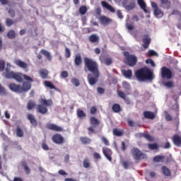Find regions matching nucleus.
Here are the masks:
<instances>
[{
  "label": "nucleus",
  "instance_id": "obj_63",
  "mask_svg": "<svg viewBox=\"0 0 181 181\" xmlns=\"http://www.w3.org/2000/svg\"><path fill=\"white\" fill-rule=\"evenodd\" d=\"M93 158H95V159H101V155L97 152H95L93 153Z\"/></svg>",
  "mask_w": 181,
  "mask_h": 181
},
{
  "label": "nucleus",
  "instance_id": "obj_12",
  "mask_svg": "<svg viewBox=\"0 0 181 181\" xmlns=\"http://www.w3.org/2000/svg\"><path fill=\"white\" fill-rule=\"evenodd\" d=\"M103 153L105 156V158H107V159L110 160V162H112V158L111 157L112 155V151H111V149L107 147H103Z\"/></svg>",
  "mask_w": 181,
  "mask_h": 181
},
{
  "label": "nucleus",
  "instance_id": "obj_47",
  "mask_svg": "<svg viewBox=\"0 0 181 181\" xmlns=\"http://www.w3.org/2000/svg\"><path fill=\"white\" fill-rule=\"evenodd\" d=\"M148 148L151 149V151H154L155 149H158V144L154 143V144H148Z\"/></svg>",
  "mask_w": 181,
  "mask_h": 181
},
{
  "label": "nucleus",
  "instance_id": "obj_26",
  "mask_svg": "<svg viewBox=\"0 0 181 181\" xmlns=\"http://www.w3.org/2000/svg\"><path fill=\"white\" fill-rule=\"evenodd\" d=\"M39 74L40 77L45 80L47 78V76H49V71H47L46 69H42L40 70Z\"/></svg>",
  "mask_w": 181,
  "mask_h": 181
},
{
  "label": "nucleus",
  "instance_id": "obj_53",
  "mask_svg": "<svg viewBox=\"0 0 181 181\" xmlns=\"http://www.w3.org/2000/svg\"><path fill=\"white\" fill-rule=\"evenodd\" d=\"M101 141L102 142H103V144H105L106 146H110V141H108V139H107V138H105V136H102Z\"/></svg>",
  "mask_w": 181,
  "mask_h": 181
},
{
  "label": "nucleus",
  "instance_id": "obj_2",
  "mask_svg": "<svg viewBox=\"0 0 181 181\" xmlns=\"http://www.w3.org/2000/svg\"><path fill=\"white\" fill-rule=\"evenodd\" d=\"M6 78L13 79L18 83H22L23 78L28 83H33V78L28 75L22 74L21 73H16L11 71V68L6 67L5 71L3 73Z\"/></svg>",
  "mask_w": 181,
  "mask_h": 181
},
{
  "label": "nucleus",
  "instance_id": "obj_27",
  "mask_svg": "<svg viewBox=\"0 0 181 181\" xmlns=\"http://www.w3.org/2000/svg\"><path fill=\"white\" fill-rule=\"evenodd\" d=\"M40 53L46 57L48 62H52V55L50 54V52H49L46 49H41Z\"/></svg>",
  "mask_w": 181,
  "mask_h": 181
},
{
  "label": "nucleus",
  "instance_id": "obj_61",
  "mask_svg": "<svg viewBox=\"0 0 181 181\" xmlns=\"http://www.w3.org/2000/svg\"><path fill=\"white\" fill-rule=\"evenodd\" d=\"M97 91L99 94H104V93H105V90L101 87H98Z\"/></svg>",
  "mask_w": 181,
  "mask_h": 181
},
{
  "label": "nucleus",
  "instance_id": "obj_62",
  "mask_svg": "<svg viewBox=\"0 0 181 181\" xmlns=\"http://www.w3.org/2000/svg\"><path fill=\"white\" fill-rule=\"evenodd\" d=\"M8 14L11 18H15V11H13V9L8 10Z\"/></svg>",
  "mask_w": 181,
  "mask_h": 181
},
{
  "label": "nucleus",
  "instance_id": "obj_50",
  "mask_svg": "<svg viewBox=\"0 0 181 181\" xmlns=\"http://www.w3.org/2000/svg\"><path fill=\"white\" fill-rule=\"evenodd\" d=\"M117 94L120 98H122V100H127V95L122 90H118Z\"/></svg>",
  "mask_w": 181,
  "mask_h": 181
},
{
  "label": "nucleus",
  "instance_id": "obj_56",
  "mask_svg": "<svg viewBox=\"0 0 181 181\" xmlns=\"http://www.w3.org/2000/svg\"><path fill=\"white\" fill-rule=\"evenodd\" d=\"M148 56L152 57V56H158V54L154 50L151 49L148 51Z\"/></svg>",
  "mask_w": 181,
  "mask_h": 181
},
{
  "label": "nucleus",
  "instance_id": "obj_36",
  "mask_svg": "<svg viewBox=\"0 0 181 181\" xmlns=\"http://www.w3.org/2000/svg\"><path fill=\"white\" fill-rule=\"evenodd\" d=\"M21 165L24 168L25 173H27V175H29V173H30V168H29V166H28V163H26L25 161H23L21 162Z\"/></svg>",
  "mask_w": 181,
  "mask_h": 181
},
{
  "label": "nucleus",
  "instance_id": "obj_55",
  "mask_svg": "<svg viewBox=\"0 0 181 181\" xmlns=\"http://www.w3.org/2000/svg\"><path fill=\"white\" fill-rule=\"evenodd\" d=\"M61 76L63 78H67V77H69V72H67V71H64L61 73Z\"/></svg>",
  "mask_w": 181,
  "mask_h": 181
},
{
  "label": "nucleus",
  "instance_id": "obj_49",
  "mask_svg": "<svg viewBox=\"0 0 181 181\" xmlns=\"http://www.w3.org/2000/svg\"><path fill=\"white\" fill-rule=\"evenodd\" d=\"M122 86H123V88H124V90H128L131 88V85L127 81H123Z\"/></svg>",
  "mask_w": 181,
  "mask_h": 181
},
{
  "label": "nucleus",
  "instance_id": "obj_10",
  "mask_svg": "<svg viewBox=\"0 0 181 181\" xmlns=\"http://www.w3.org/2000/svg\"><path fill=\"white\" fill-rule=\"evenodd\" d=\"M47 129H50L51 131H54L55 132H63V128L55 124L49 123L47 124Z\"/></svg>",
  "mask_w": 181,
  "mask_h": 181
},
{
  "label": "nucleus",
  "instance_id": "obj_46",
  "mask_svg": "<svg viewBox=\"0 0 181 181\" xmlns=\"http://www.w3.org/2000/svg\"><path fill=\"white\" fill-rule=\"evenodd\" d=\"M135 8V3H130L129 4L125 6L127 11H132Z\"/></svg>",
  "mask_w": 181,
  "mask_h": 181
},
{
  "label": "nucleus",
  "instance_id": "obj_33",
  "mask_svg": "<svg viewBox=\"0 0 181 181\" xmlns=\"http://www.w3.org/2000/svg\"><path fill=\"white\" fill-rule=\"evenodd\" d=\"M153 13L157 18H162L163 16V11L160 8L155 9Z\"/></svg>",
  "mask_w": 181,
  "mask_h": 181
},
{
  "label": "nucleus",
  "instance_id": "obj_39",
  "mask_svg": "<svg viewBox=\"0 0 181 181\" xmlns=\"http://www.w3.org/2000/svg\"><path fill=\"white\" fill-rule=\"evenodd\" d=\"M77 116L78 118H86V117H87L84 111L81 110V109L77 110Z\"/></svg>",
  "mask_w": 181,
  "mask_h": 181
},
{
  "label": "nucleus",
  "instance_id": "obj_59",
  "mask_svg": "<svg viewBox=\"0 0 181 181\" xmlns=\"http://www.w3.org/2000/svg\"><path fill=\"white\" fill-rule=\"evenodd\" d=\"M171 15H177L178 16H180L181 18V13H180V11H179L177 10H173L171 13Z\"/></svg>",
  "mask_w": 181,
  "mask_h": 181
},
{
  "label": "nucleus",
  "instance_id": "obj_7",
  "mask_svg": "<svg viewBox=\"0 0 181 181\" xmlns=\"http://www.w3.org/2000/svg\"><path fill=\"white\" fill-rule=\"evenodd\" d=\"M90 124L92 126L88 128V135H91L92 134H97V132H95V127L100 125V120H98L97 117L93 116L90 118Z\"/></svg>",
  "mask_w": 181,
  "mask_h": 181
},
{
  "label": "nucleus",
  "instance_id": "obj_3",
  "mask_svg": "<svg viewBox=\"0 0 181 181\" xmlns=\"http://www.w3.org/2000/svg\"><path fill=\"white\" fill-rule=\"evenodd\" d=\"M139 81H146V80H153V72L148 67H143L136 70L134 73Z\"/></svg>",
  "mask_w": 181,
  "mask_h": 181
},
{
  "label": "nucleus",
  "instance_id": "obj_48",
  "mask_svg": "<svg viewBox=\"0 0 181 181\" xmlns=\"http://www.w3.org/2000/svg\"><path fill=\"white\" fill-rule=\"evenodd\" d=\"M113 135H115L116 136H122V132L119 131L118 129H114Z\"/></svg>",
  "mask_w": 181,
  "mask_h": 181
},
{
  "label": "nucleus",
  "instance_id": "obj_57",
  "mask_svg": "<svg viewBox=\"0 0 181 181\" xmlns=\"http://www.w3.org/2000/svg\"><path fill=\"white\" fill-rule=\"evenodd\" d=\"M126 26L128 30H134V24L127 23Z\"/></svg>",
  "mask_w": 181,
  "mask_h": 181
},
{
  "label": "nucleus",
  "instance_id": "obj_28",
  "mask_svg": "<svg viewBox=\"0 0 181 181\" xmlns=\"http://www.w3.org/2000/svg\"><path fill=\"white\" fill-rule=\"evenodd\" d=\"M22 88V93L23 91H29L30 88H32V84L29 82H23Z\"/></svg>",
  "mask_w": 181,
  "mask_h": 181
},
{
  "label": "nucleus",
  "instance_id": "obj_18",
  "mask_svg": "<svg viewBox=\"0 0 181 181\" xmlns=\"http://www.w3.org/2000/svg\"><path fill=\"white\" fill-rule=\"evenodd\" d=\"M173 142L175 146H181V136L179 134H174L173 136Z\"/></svg>",
  "mask_w": 181,
  "mask_h": 181
},
{
  "label": "nucleus",
  "instance_id": "obj_9",
  "mask_svg": "<svg viewBox=\"0 0 181 181\" xmlns=\"http://www.w3.org/2000/svg\"><path fill=\"white\" fill-rule=\"evenodd\" d=\"M52 140L54 144H57V145H63L65 142L64 137L60 134H54L52 137Z\"/></svg>",
  "mask_w": 181,
  "mask_h": 181
},
{
  "label": "nucleus",
  "instance_id": "obj_1",
  "mask_svg": "<svg viewBox=\"0 0 181 181\" xmlns=\"http://www.w3.org/2000/svg\"><path fill=\"white\" fill-rule=\"evenodd\" d=\"M84 62V71H90L91 74H88V81L90 86L97 84L98 78L100 77V69L98 63L89 57L83 58Z\"/></svg>",
  "mask_w": 181,
  "mask_h": 181
},
{
  "label": "nucleus",
  "instance_id": "obj_32",
  "mask_svg": "<svg viewBox=\"0 0 181 181\" xmlns=\"http://www.w3.org/2000/svg\"><path fill=\"white\" fill-rule=\"evenodd\" d=\"M7 37L8 39H15L16 37V33L13 30H9L7 33Z\"/></svg>",
  "mask_w": 181,
  "mask_h": 181
},
{
  "label": "nucleus",
  "instance_id": "obj_34",
  "mask_svg": "<svg viewBox=\"0 0 181 181\" xmlns=\"http://www.w3.org/2000/svg\"><path fill=\"white\" fill-rule=\"evenodd\" d=\"M165 159V156H156L153 160V162H164Z\"/></svg>",
  "mask_w": 181,
  "mask_h": 181
},
{
  "label": "nucleus",
  "instance_id": "obj_44",
  "mask_svg": "<svg viewBox=\"0 0 181 181\" xmlns=\"http://www.w3.org/2000/svg\"><path fill=\"white\" fill-rule=\"evenodd\" d=\"M71 83L75 86V87H78V86H80V81L76 78H73Z\"/></svg>",
  "mask_w": 181,
  "mask_h": 181
},
{
  "label": "nucleus",
  "instance_id": "obj_19",
  "mask_svg": "<svg viewBox=\"0 0 181 181\" xmlns=\"http://www.w3.org/2000/svg\"><path fill=\"white\" fill-rule=\"evenodd\" d=\"M27 118L28 120H30V124L33 127H37V120H36V118H35V116L32 114H28L27 115Z\"/></svg>",
  "mask_w": 181,
  "mask_h": 181
},
{
  "label": "nucleus",
  "instance_id": "obj_17",
  "mask_svg": "<svg viewBox=\"0 0 181 181\" xmlns=\"http://www.w3.org/2000/svg\"><path fill=\"white\" fill-rule=\"evenodd\" d=\"M160 1L161 8H163V9H170L172 3L170 0H160Z\"/></svg>",
  "mask_w": 181,
  "mask_h": 181
},
{
  "label": "nucleus",
  "instance_id": "obj_13",
  "mask_svg": "<svg viewBox=\"0 0 181 181\" xmlns=\"http://www.w3.org/2000/svg\"><path fill=\"white\" fill-rule=\"evenodd\" d=\"M8 88L14 93H22V86L21 85H16V83H10Z\"/></svg>",
  "mask_w": 181,
  "mask_h": 181
},
{
  "label": "nucleus",
  "instance_id": "obj_22",
  "mask_svg": "<svg viewBox=\"0 0 181 181\" xmlns=\"http://www.w3.org/2000/svg\"><path fill=\"white\" fill-rule=\"evenodd\" d=\"M79 141L81 142L82 145H90V144H91V139L87 136H81Z\"/></svg>",
  "mask_w": 181,
  "mask_h": 181
},
{
  "label": "nucleus",
  "instance_id": "obj_60",
  "mask_svg": "<svg viewBox=\"0 0 181 181\" xmlns=\"http://www.w3.org/2000/svg\"><path fill=\"white\" fill-rule=\"evenodd\" d=\"M42 149H44V151H49V146H47L46 142H43L42 144Z\"/></svg>",
  "mask_w": 181,
  "mask_h": 181
},
{
  "label": "nucleus",
  "instance_id": "obj_21",
  "mask_svg": "<svg viewBox=\"0 0 181 181\" xmlns=\"http://www.w3.org/2000/svg\"><path fill=\"white\" fill-rule=\"evenodd\" d=\"M112 111L115 112V114H118L121 112H122V107H121V105L118 103H115L112 106Z\"/></svg>",
  "mask_w": 181,
  "mask_h": 181
},
{
  "label": "nucleus",
  "instance_id": "obj_51",
  "mask_svg": "<svg viewBox=\"0 0 181 181\" xmlns=\"http://www.w3.org/2000/svg\"><path fill=\"white\" fill-rule=\"evenodd\" d=\"M71 52H70V49H69L68 47L65 48V57L66 59H69V57H71Z\"/></svg>",
  "mask_w": 181,
  "mask_h": 181
},
{
  "label": "nucleus",
  "instance_id": "obj_24",
  "mask_svg": "<svg viewBox=\"0 0 181 181\" xmlns=\"http://www.w3.org/2000/svg\"><path fill=\"white\" fill-rule=\"evenodd\" d=\"M122 74L124 76V77H126V78H132V71L131 69L122 70Z\"/></svg>",
  "mask_w": 181,
  "mask_h": 181
},
{
  "label": "nucleus",
  "instance_id": "obj_23",
  "mask_svg": "<svg viewBox=\"0 0 181 181\" xmlns=\"http://www.w3.org/2000/svg\"><path fill=\"white\" fill-rule=\"evenodd\" d=\"M89 42L91 43H98L100 42V37L95 34H92L89 37Z\"/></svg>",
  "mask_w": 181,
  "mask_h": 181
},
{
  "label": "nucleus",
  "instance_id": "obj_4",
  "mask_svg": "<svg viewBox=\"0 0 181 181\" xmlns=\"http://www.w3.org/2000/svg\"><path fill=\"white\" fill-rule=\"evenodd\" d=\"M40 103H41V105H38L36 107V110L37 112L42 115L47 113V107L53 105V101L52 100V99L46 100L44 98H41L40 100Z\"/></svg>",
  "mask_w": 181,
  "mask_h": 181
},
{
  "label": "nucleus",
  "instance_id": "obj_14",
  "mask_svg": "<svg viewBox=\"0 0 181 181\" xmlns=\"http://www.w3.org/2000/svg\"><path fill=\"white\" fill-rule=\"evenodd\" d=\"M101 5H102L103 8H105V9H107V11L111 12L112 13H114L115 12V8H114V7H112V6H111L107 1H101Z\"/></svg>",
  "mask_w": 181,
  "mask_h": 181
},
{
  "label": "nucleus",
  "instance_id": "obj_45",
  "mask_svg": "<svg viewBox=\"0 0 181 181\" xmlns=\"http://www.w3.org/2000/svg\"><path fill=\"white\" fill-rule=\"evenodd\" d=\"M163 86H165V87H167L168 88H172V87H173V81H168L167 82H164Z\"/></svg>",
  "mask_w": 181,
  "mask_h": 181
},
{
  "label": "nucleus",
  "instance_id": "obj_30",
  "mask_svg": "<svg viewBox=\"0 0 181 181\" xmlns=\"http://www.w3.org/2000/svg\"><path fill=\"white\" fill-rule=\"evenodd\" d=\"M161 170L165 176H172V173L170 172V170L168 168V167L163 165L161 168Z\"/></svg>",
  "mask_w": 181,
  "mask_h": 181
},
{
  "label": "nucleus",
  "instance_id": "obj_54",
  "mask_svg": "<svg viewBox=\"0 0 181 181\" xmlns=\"http://www.w3.org/2000/svg\"><path fill=\"white\" fill-rule=\"evenodd\" d=\"M5 70V62L0 60V71Z\"/></svg>",
  "mask_w": 181,
  "mask_h": 181
},
{
  "label": "nucleus",
  "instance_id": "obj_64",
  "mask_svg": "<svg viewBox=\"0 0 181 181\" xmlns=\"http://www.w3.org/2000/svg\"><path fill=\"white\" fill-rule=\"evenodd\" d=\"M165 119L166 121H172V116H170V115H169L168 113H166Z\"/></svg>",
  "mask_w": 181,
  "mask_h": 181
},
{
  "label": "nucleus",
  "instance_id": "obj_5",
  "mask_svg": "<svg viewBox=\"0 0 181 181\" xmlns=\"http://www.w3.org/2000/svg\"><path fill=\"white\" fill-rule=\"evenodd\" d=\"M131 154L134 160H141L142 159H146V154L142 153L139 148L134 147L131 149Z\"/></svg>",
  "mask_w": 181,
  "mask_h": 181
},
{
  "label": "nucleus",
  "instance_id": "obj_52",
  "mask_svg": "<svg viewBox=\"0 0 181 181\" xmlns=\"http://www.w3.org/2000/svg\"><path fill=\"white\" fill-rule=\"evenodd\" d=\"M146 64H151L152 66V67H156V64H155L153 60H152L151 59H146Z\"/></svg>",
  "mask_w": 181,
  "mask_h": 181
},
{
  "label": "nucleus",
  "instance_id": "obj_35",
  "mask_svg": "<svg viewBox=\"0 0 181 181\" xmlns=\"http://www.w3.org/2000/svg\"><path fill=\"white\" fill-rule=\"evenodd\" d=\"M16 135L18 138H22L23 136V130L21 129V126L18 125L16 129Z\"/></svg>",
  "mask_w": 181,
  "mask_h": 181
},
{
  "label": "nucleus",
  "instance_id": "obj_16",
  "mask_svg": "<svg viewBox=\"0 0 181 181\" xmlns=\"http://www.w3.org/2000/svg\"><path fill=\"white\" fill-rule=\"evenodd\" d=\"M143 38V47L144 49H148L149 47V45H151V39L149 38V35L146 34L144 35Z\"/></svg>",
  "mask_w": 181,
  "mask_h": 181
},
{
  "label": "nucleus",
  "instance_id": "obj_31",
  "mask_svg": "<svg viewBox=\"0 0 181 181\" xmlns=\"http://www.w3.org/2000/svg\"><path fill=\"white\" fill-rule=\"evenodd\" d=\"M36 107V103L34 100H29L27 104V109L30 111V110H33V108Z\"/></svg>",
  "mask_w": 181,
  "mask_h": 181
},
{
  "label": "nucleus",
  "instance_id": "obj_43",
  "mask_svg": "<svg viewBox=\"0 0 181 181\" xmlns=\"http://www.w3.org/2000/svg\"><path fill=\"white\" fill-rule=\"evenodd\" d=\"M79 13H81V15H86V13H87V7L86 6H81Z\"/></svg>",
  "mask_w": 181,
  "mask_h": 181
},
{
  "label": "nucleus",
  "instance_id": "obj_40",
  "mask_svg": "<svg viewBox=\"0 0 181 181\" xmlns=\"http://www.w3.org/2000/svg\"><path fill=\"white\" fill-rule=\"evenodd\" d=\"M90 165L91 164L90 163V160L88 158H84L83 162V168H85L86 169H88V168H90Z\"/></svg>",
  "mask_w": 181,
  "mask_h": 181
},
{
  "label": "nucleus",
  "instance_id": "obj_42",
  "mask_svg": "<svg viewBox=\"0 0 181 181\" xmlns=\"http://www.w3.org/2000/svg\"><path fill=\"white\" fill-rule=\"evenodd\" d=\"M15 24V21H13V20L7 18H6V26H8V28H10V26H12V25Z\"/></svg>",
  "mask_w": 181,
  "mask_h": 181
},
{
  "label": "nucleus",
  "instance_id": "obj_25",
  "mask_svg": "<svg viewBox=\"0 0 181 181\" xmlns=\"http://www.w3.org/2000/svg\"><path fill=\"white\" fill-rule=\"evenodd\" d=\"M138 5L140 6L141 9L144 10L145 13H148V10L146 9V4L144 0H137Z\"/></svg>",
  "mask_w": 181,
  "mask_h": 181
},
{
  "label": "nucleus",
  "instance_id": "obj_58",
  "mask_svg": "<svg viewBox=\"0 0 181 181\" xmlns=\"http://www.w3.org/2000/svg\"><path fill=\"white\" fill-rule=\"evenodd\" d=\"M90 114H92V115H94V114H96L97 107H95V106H93L92 107H90Z\"/></svg>",
  "mask_w": 181,
  "mask_h": 181
},
{
  "label": "nucleus",
  "instance_id": "obj_20",
  "mask_svg": "<svg viewBox=\"0 0 181 181\" xmlns=\"http://www.w3.org/2000/svg\"><path fill=\"white\" fill-rule=\"evenodd\" d=\"M83 64V59L81 58V54L80 53L76 54L74 58L75 66H80Z\"/></svg>",
  "mask_w": 181,
  "mask_h": 181
},
{
  "label": "nucleus",
  "instance_id": "obj_29",
  "mask_svg": "<svg viewBox=\"0 0 181 181\" xmlns=\"http://www.w3.org/2000/svg\"><path fill=\"white\" fill-rule=\"evenodd\" d=\"M144 116L145 118H147L148 119H153V118H155V113L150 111H145L144 112Z\"/></svg>",
  "mask_w": 181,
  "mask_h": 181
},
{
  "label": "nucleus",
  "instance_id": "obj_38",
  "mask_svg": "<svg viewBox=\"0 0 181 181\" xmlns=\"http://www.w3.org/2000/svg\"><path fill=\"white\" fill-rule=\"evenodd\" d=\"M45 84L46 87L51 88V90H57L56 86H54V85L49 81H45Z\"/></svg>",
  "mask_w": 181,
  "mask_h": 181
},
{
  "label": "nucleus",
  "instance_id": "obj_8",
  "mask_svg": "<svg viewBox=\"0 0 181 181\" xmlns=\"http://www.w3.org/2000/svg\"><path fill=\"white\" fill-rule=\"evenodd\" d=\"M161 77L163 78H167V80H170L173 77L172 71L166 66H163L161 68Z\"/></svg>",
  "mask_w": 181,
  "mask_h": 181
},
{
  "label": "nucleus",
  "instance_id": "obj_37",
  "mask_svg": "<svg viewBox=\"0 0 181 181\" xmlns=\"http://www.w3.org/2000/svg\"><path fill=\"white\" fill-rule=\"evenodd\" d=\"M100 62H103L106 66H110V64H112V59L110 57L105 58L103 61L100 59Z\"/></svg>",
  "mask_w": 181,
  "mask_h": 181
},
{
  "label": "nucleus",
  "instance_id": "obj_41",
  "mask_svg": "<svg viewBox=\"0 0 181 181\" xmlns=\"http://www.w3.org/2000/svg\"><path fill=\"white\" fill-rule=\"evenodd\" d=\"M142 136L144 138H145V139H146L149 142H153V137H152V136H151V134H144L142 135Z\"/></svg>",
  "mask_w": 181,
  "mask_h": 181
},
{
  "label": "nucleus",
  "instance_id": "obj_6",
  "mask_svg": "<svg viewBox=\"0 0 181 181\" xmlns=\"http://www.w3.org/2000/svg\"><path fill=\"white\" fill-rule=\"evenodd\" d=\"M124 63L127 66H130V67H132L136 64V62H138V59H136V57L134 55H131L128 52H124Z\"/></svg>",
  "mask_w": 181,
  "mask_h": 181
},
{
  "label": "nucleus",
  "instance_id": "obj_15",
  "mask_svg": "<svg viewBox=\"0 0 181 181\" xmlns=\"http://www.w3.org/2000/svg\"><path fill=\"white\" fill-rule=\"evenodd\" d=\"M14 64H16V66H18L23 70H26V69H28V64L21 59H16L14 61Z\"/></svg>",
  "mask_w": 181,
  "mask_h": 181
},
{
  "label": "nucleus",
  "instance_id": "obj_11",
  "mask_svg": "<svg viewBox=\"0 0 181 181\" xmlns=\"http://www.w3.org/2000/svg\"><path fill=\"white\" fill-rule=\"evenodd\" d=\"M99 21L101 25H103V26H108V25H110V23L112 22V19L105 16H100L99 18Z\"/></svg>",
  "mask_w": 181,
  "mask_h": 181
}]
</instances>
